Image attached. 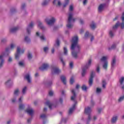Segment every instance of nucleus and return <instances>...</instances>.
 I'll list each match as a JSON object with an SVG mask.
<instances>
[{
    "instance_id": "obj_20",
    "label": "nucleus",
    "mask_w": 124,
    "mask_h": 124,
    "mask_svg": "<svg viewBox=\"0 0 124 124\" xmlns=\"http://www.w3.org/2000/svg\"><path fill=\"white\" fill-rule=\"evenodd\" d=\"M24 41L26 42V43L29 44L31 42V38H30V37L28 36H25L24 38Z\"/></svg>"
},
{
    "instance_id": "obj_49",
    "label": "nucleus",
    "mask_w": 124,
    "mask_h": 124,
    "mask_svg": "<svg viewBox=\"0 0 124 124\" xmlns=\"http://www.w3.org/2000/svg\"><path fill=\"white\" fill-rule=\"evenodd\" d=\"M124 99V95L119 98V99H118V101L119 102H122V101H123Z\"/></svg>"
},
{
    "instance_id": "obj_27",
    "label": "nucleus",
    "mask_w": 124,
    "mask_h": 124,
    "mask_svg": "<svg viewBox=\"0 0 124 124\" xmlns=\"http://www.w3.org/2000/svg\"><path fill=\"white\" fill-rule=\"evenodd\" d=\"M117 120H118V116L113 117L111 119L112 124H115L116 122H117Z\"/></svg>"
},
{
    "instance_id": "obj_11",
    "label": "nucleus",
    "mask_w": 124,
    "mask_h": 124,
    "mask_svg": "<svg viewBox=\"0 0 124 124\" xmlns=\"http://www.w3.org/2000/svg\"><path fill=\"white\" fill-rule=\"evenodd\" d=\"M45 21L46 23L47 24V25H49V26H51L53 24H54V23L56 22V19L55 18L52 17L51 19H49L48 18H46L45 19Z\"/></svg>"
},
{
    "instance_id": "obj_15",
    "label": "nucleus",
    "mask_w": 124,
    "mask_h": 124,
    "mask_svg": "<svg viewBox=\"0 0 124 124\" xmlns=\"http://www.w3.org/2000/svg\"><path fill=\"white\" fill-rule=\"evenodd\" d=\"M25 112H26V113L31 116V117H32V116H33V113H34V110H33V109H32V108H29L25 110Z\"/></svg>"
},
{
    "instance_id": "obj_23",
    "label": "nucleus",
    "mask_w": 124,
    "mask_h": 124,
    "mask_svg": "<svg viewBox=\"0 0 124 124\" xmlns=\"http://www.w3.org/2000/svg\"><path fill=\"white\" fill-rule=\"evenodd\" d=\"M46 105H47V106H48L49 109H50V110H52V108L54 107V105L52 103H50L49 101H47L46 103Z\"/></svg>"
},
{
    "instance_id": "obj_48",
    "label": "nucleus",
    "mask_w": 124,
    "mask_h": 124,
    "mask_svg": "<svg viewBox=\"0 0 124 124\" xmlns=\"http://www.w3.org/2000/svg\"><path fill=\"white\" fill-rule=\"evenodd\" d=\"M27 92V87H25L23 89H22V93L23 94H25Z\"/></svg>"
},
{
    "instance_id": "obj_36",
    "label": "nucleus",
    "mask_w": 124,
    "mask_h": 124,
    "mask_svg": "<svg viewBox=\"0 0 124 124\" xmlns=\"http://www.w3.org/2000/svg\"><path fill=\"white\" fill-rule=\"evenodd\" d=\"M81 89L82 91H84V92H87V90H88V87H87L86 85L83 84L81 87Z\"/></svg>"
},
{
    "instance_id": "obj_7",
    "label": "nucleus",
    "mask_w": 124,
    "mask_h": 124,
    "mask_svg": "<svg viewBox=\"0 0 124 124\" xmlns=\"http://www.w3.org/2000/svg\"><path fill=\"white\" fill-rule=\"evenodd\" d=\"M120 25V22L118 21L115 24V25L113 27L112 30L109 31V35L110 37H113L114 35H115L114 31H115V30H117V29H118V27H119Z\"/></svg>"
},
{
    "instance_id": "obj_34",
    "label": "nucleus",
    "mask_w": 124,
    "mask_h": 124,
    "mask_svg": "<svg viewBox=\"0 0 124 124\" xmlns=\"http://www.w3.org/2000/svg\"><path fill=\"white\" fill-rule=\"evenodd\" d=\"M63 54L65 56H67L68 55V51H67V48L66 47H64L63 48Z\"/></svg>"
},
{
    "instance_id": "obj_4",
    "label": "nucleus",
    "mask_w": 124,
    "mask_h": 124,
    "mask_svg": "<svg viewBox=\"0 0 124 124\" xmlns=\"http://www.w3.org/2000/svg\"><path fill=\"white\" fill-rule=\"evenodd\" d=\"M76 18H73V13H70L69 14L68 21L67 24V28L68 29H72L73 27V23L75 22Z\"/></svg>"
},
{
    "instance_id": "obj_29",
    "label": "nucleus",
    "mask_w": 124,
    "mask_h": 124,
    "mask_svg": "<svg viewBox=\"0 0 124 124\" xmlns=\"http://www.w3.org/2000/svg\"><path fill=\"white\" fill-rule=\"evenodd\" d=\"M60 60L63 65V67H64V66H65V62H64L63 58H62V57H60Z\"/></svg>"
},
{
    "instance_id": "obj_5",
    "label": "nucleus",
    "mask_w": 124,
    "mask_h": 124,
    "mask_svg": "<svg viewBox=\"0 0 124 124\" xmlns=\"http://www.w3.org/2000/svg\"><path fill=\"white\" fill-rule=\"evenodd\" d=\"M91 64H92V60H89L88 62L82 68V71L81 73L82 77H84V76L86 75V73H87V69L91 66Z\"/></svg>"
},
{
    "instance_id": "obj_26",
    "label": "nucleus",
    "mask_w": 124,
    "mask_h": 124,
    "mask_svg": "<svg viewBox=\"0 0 124 124\" xmlns=\"http://www.w3.org/2000/svg\"><path fill=\"white\" fill-rule=\"evenodd\" d=\"M38 27H39V28H40V29H42L43 31H45V30H46V28H45V27L43 26V24L41 22H38Z\"/></svg>"
},
{
    "instance_id": "obj_21",
    "label": "nucleus",
    "mask_w": 124,
    "mask_h": 124,
    "mask_svg": "<svg viewBox=\"0 0 124 124\" xmlns=\"http://www.w3.org/2000/svg\"><path fill=\"white\" fill-rule=\"evenodd\" d=\"M61 79L64 85H66V78L64 76H62L61 77Z\"/></svg>"
},
{
    "instance_id": "obj_60",
    "label": "nucleus",
    "mask_w": 124,
    "mask_h": 124,
    "mask_svg": "<svg viewBox=\"0 0 124 124\" xmlns=\"http://www.w3.org/2000/svg\"><path fill=\"white\" fill-rule=\"evenodd\" d=\"M48 93H49V95H50V96H53V94H54V92L49 91Z\"/></svg>"
},
{
    "instance_id": "obj_19",
    "label": "nucleus",
    "mask_w": 124,
    "mask_h": 124,
    "mask_svg": "<svg viewBox=\"0 0 124 124\" xmlns=\"http://www.w3.org/2000/svg\"><path fill=\"white\" fill-rule=\"evenodd\" d=\"M53 3L56 6H61L62 5V2L60 0H54Z\"/></svg>"
},
{
    "instance_id": "obj_24",
    "label": "nucleus",
    "mask_w": 124,
    "mask_h": 124,
    "mask_svg": "<svg viewBox=\"0 0 124 124\" xmlns=\"http://www.w3.org/2000/svg\"><path fill=\"white\" fill-rule=\"evenodd\" d=\"M121 19L122 20V23L120 24L121 29H124V13L123 14Z\"/></svg>"
},
{
    "instance_id": "obj_8",
    "label": "nucleus",
    "mask_w": 124,
    "mask_h": 124,
    "mask_svg": "<svg viewBox=\"0 0 124 124\" xmlns=\"http://www.w3.org/2000/svg\"><path fill=\"white\" fill-rule=\"evenodd\" d=\"M62 72V70L58 67L56 66H51L52 74H60Z\"/></svg>"
},
{
    "instance_id": "obj_62",
    "label": "nucleus",
    "mask_w": 124,
    "mask_h": 124,
    "mask_svg": "<svg viewBox=\"0 0 124 124\" xmlns=\"http://www.w3.org/2000/svg\"><path fill=\"white\" fill-rule=\"evenodd\" d=\"M15 11H16V10L15 9V8H12L11 9V12L12 13H13V12H15Z\"/></svg>"
},
{
    "instance_id": "obj_31",
    "label": "nucleus",
    "mask_w": 124,
    "mask_h": 124,
    "mask_svg": "<svg viewBox=\"0 0 124 124\" xmlns=\"http://www.w3.org/2000/svg\"><path fill=\"white\" fill-rule=\"evenodd\" d=\"M90 27L92 30H94V29L96 28V25H95V23L93 22H92V24L90 25Z\"/></svg>"
},
{
    "instance_id": "obj_52",
    "label": "nucleus",
    "mask_w": 124,
    "mask_h": 124,
    "mask_svg": "<svg viewBox=\"0 0 124 124\" xmlns=\"http://www.w3.org/2000/svg\"><path fill=\"white\" fill-rule=\"evenodd\" d=\"M32 120V117L31 116V118H30L29 119H28L27 120V123H28V124H30L31 123V120Z\"/></svg>"
},
{
    "instance_id": "obj_61",
    "label": "nucleus",
    "mask_w": 124,
    "mask_h": 124,
    "mask_svg": "<svg viewBox=\"0 0 124 124\" xmlns=\"http://www.w3.org/2000/svg\"><path fill=\"white\" fill-rule=\"evenodd\" d=\"M69 66L71 68H73V62H70L69 63Z\"/></svg>"
},
{
    "instance_id": "obj_1",
    "label": "nucleus",
    "mask_w": 124,
    "mask_h": 124,
    "mask_svg": "<svg viewBox=\"0 0 124 124\" xmlns=\"http://www.w3.org/2000/svg\"><path fill=\"white\" fill-rule=\"evenodd\" d=\"M78 36L75 35L72 39V45L71 46V50H74L75 51H72V56L74 59L78 58V54L81 52V45L78 44Z\"/></svg>"
},
{
    "instance_id": "obj_2",
    "label": "nucleus",
    "mask_w": 124,
    "mask_h": 124,
    "mask_svg": "<svg viewBox=\"0 0 124 124\" xmlns=\"http://www.w3.org/2000/svg\"><path fill=\"white\" fill-rule=\"evenodd\" d=\"M15 44H11L10 45V47H7L5 49V51L3 52L0 55V68H1L3 67V64H4V58L5 57H8L9 54H10V51L13 50L15 48Z\"/></svg>"
},
{
    "instance_id": "obj_55",
    "label": "nucleus",
    "mask_w": 124,
    "mask_h": 124,
    "mask_svg": "<svg viewBox=\"0 0 124 124\" xmlns=\"http://www.w3.org/2000/svg\"><path fill=\"white\" fill-rule=\"evenodd\" d=\"M73 83H74V79L73 78H71L70 80V84L72 85Z\"/></svg>"
},
{
    "instance_id": "obj_63",
    "label": "nucleus",
    "mask_w": 124,
    "mask_h": 124,
    "mask_svg": "<svg viewBox=\"0 0 124 124\" xmlns=\"http://www.w3.org/2000/svg\"><path fill=\"white\" fill-rule=\"evenodd\" d=\"M88 1V0H84L83 2V4L84 5H85V4H87V2Z\"/></svg>"
},
{
    "instance_id": "obj_58",
    "label": "nucleus",
    "mask_w": 124,
    "mask_h": 124,
    "mask_svg": "<svg viewBox=\"0 0 124 124\" xmlns=\"http://www.w3.org/2000/svg\"><path fill=\"white\" fill-rule=\"evenodd\" d=\"M22 101H23V96H21L18 99V102H19V103H22Z\"/></svg>"
},
{
    "instance_id": "obj_9",
    "label": "nucleus",
    "mask_w": 124,
    "mask_h": 124,
    "mask_svg": "<svg viewBox=\"0 0 124 124\" xmlns=\"http://www.w3.org/2000/svg\"><path fill=\"white\" fill-rule=\"evenodd\" d=\"M91 112H92V109H91V108L88 107L87 108H85V113L88 115V118L87 120V123L88 124V122H90L91 121V115L90 114H91Z\"/></svg>"
},
{
    "instance_id": "obj_50",
    "label": "nucleus",
    "mask_w": 124,
    "mask_h": 124,
    "mask_svg": "<svg viewBox=\"0 0 124 124\" xmlns=\"http://www.w3.org/2000/svg\"><path fill=\"white\" fill-rule=\"evenodd\" d=\"M53 84V82H52V81H49L48 82H47V83H45V84L46 85V86H51V85Z\"/></svg>"
},
{
    "instance_id": "obj_64",
    "label": "nucleus",
    "mask_w": 124,
    "mask_h": 124,
    "mask_svg": "<svg viewBox=\"0 0 124 124\" xmlns=\"http://www.w3.org/2000/svg\"><path fill=\"white\" fill-rule=\"evenodd\" d=\"M101 111H102V108H98V112L99 114L101 112Z\"/></svg>"
},
{
    "instance_id": "obj_16",
    "label": "nucleus",
    "mask_w": 124,
    "mask_h": 124,
    "mask_svg": "<svg viewBox=\"0 0 124 124\" xmlns=\"http://www.w3.org/2000/svg\"><path fill=\"white\" fill-rule=\"evenodd\" d=\"M117 62V60L116 59V57H113L112 59L111 62V69H113L115 68V66H116V63Z\"/></svg>"
},
{
    "instance_id": "obj_42",
    "label": "nucleus",
    "mask_w": 124,
    "mask_h": 124,
    "mask_svg": "<svg viewBox=\"0 0 124 124\" xmlns=\"http://www.w3.org/2000/svg\"><path fill=\"white\" fill-rule=\"evenodd\" d=\"M19 109V110H24L25 109V105L24 104H20Z\"/></svg>"
},
{
    "instance_id": "obj_44",
    "label": "nucleus",
    "mask_w": 124,
    "mask_h": 124,
    "mask_svg": "<svg viewBox=\"0 0 124 124\" xmlns=\"http://www.w3.org/2000/svg\"><path fill=\"white\" fill-rule=\"evenodd\" d=\"M6 42H7V40L5 38L1 40V44H4V43H6Z\"/></svg>"
},
{
    "instance_id": "obj_56",
    "label": "nucleus",
    "mask_w": 124,
    "mask_h": 124,
    "mask_svg": "<svg viewBox=\"0 0 124 124\" xmlns=\"http://www.w3.org/2000/svg\"><path fill=\"white\" fill-rule=\"evenodd\" d=\"M25 7H26V4H25V3H23L21 5V9L22 10H24L25 9Z\"/></svg>"
},
{
    "instance_id": "obj_46",
    "label": "nucleus",
    "mask_w": 124,
    "mask_h": 124,
    "mask_svg": "<svg viewBox=\"0 0 124 124\" xmlns=\"http://www.w3.org/2000/svg\"><path fill=\"white\" fill-rule=\"evenodd\" d=\"M96 72H97V73H99V72H100V67L99 66V64H98L96 68Z\"/></svg>"
},
{
    "instance_id": "obj_28",
    "label": "nucleus",
    "mask_w": 124,
    "mask_h": 124,
    "mask_svg": "<svg viewBox=\"0 0 124 124\" xmlns=\"http://www.w3.org/2000/svg\"><path fill=\"white\" fill-rule=\"evenodd\" d=\"M40 118L41 119H42V120H46V119L47 118V115H46V114L44 113H42L40 115Z\"/></svg>"
},
{
    "instance_id": "obj_32",
    "label": "nucleus",
    "mask_w": 124,
    "mask_h": 124,
    "mask_svg": "<svg viewBox=\"0 0 124 124\" xmlns=\"http://www.w3.org/2000/svg\"><path fill=\"white\" fill-rule=\"evenodd\" d=\"M108 66V62H104V64L103 65V67L104 69H107V67Z\"/></svg>"
},
{
    "instance_id": "obj_53",
    "label": "nucleus",
    "mask_w": 124,
    "mask_h": 124,
    "mask_svg": "<svg viewBox=\"0 0 124 124\" xmlns=\"http://www.w3.org/2000/svg\"><path fill=\"white\" fill-rule=\"evenodd\" d=\"M16 96H14V97L12 99V102L13 103H14L16 102Z\"/></svg>"
},
{
    "instance_id": "obj_6",
    "label": "nucleus",
    "mask_w": 124,
    "mask_h": 124,
    "mask_svg": "<svg viewBox=\"0 0 124 124\" xmlns=\"http://www.w3.org/2000/svg\"><path fill=\"white\" fill-rule=\"evenodd\" d=\"M24 53H25V49H21V47L17 46L16 52L15 54L16 59L19 60V58H20V55H21V54H24Z\"/></svg>"
},
{
    "instance_id": "obj_17",
    "label": "nucleus",
    "mask_w": 124,
    "mask_h": 124,
    "mask_svg": "<svg viewBox=\"0 0 124 124\" xmlns=\"http://www.w3.org/2000/svg\"><path fill=\"white\" fill-rule=\"evenodd\" d=\"M36 36H39L41 41L43 42V41H45V40H46V38L44 36V35H41L40 36V34L39 33V32H36Z\"/></svg>"
},
{
    "instance_id": "obj_57",
    "label": "nucleus",
    "mask_w": 124,
    "mask_h": 124,
    "mask_svg": "<svg viewBox=\"0 0 124 124\" xmlns=\"http://www.w3.org/2000/svg\"><path fill=\"white\" fill-rule=\"evenodd\" d=\"M69 11H73V5H71L69 8Z\"/></svg>"
},
{
    "instance_id": "obj_33",
    "label": "nucleus",
    "mask_w": 124,
    "mask_h": 124,
    "mask_svg": "<svg viewBox=\"0 0 124 124\" xmlns=\"http://www.w3.org/2000/svg\"><path fill=\"white\" fill-rule=\"evenodd\" d=\"M106 60H107V57L106 56H103L100 59L101 62H108Z\"/></svg>"
},
{
    "instance_id": "obj_30",
    "label": "nucleus",
    "mask_w": 124,
    "mask_h": 124,
    "mask_svg": "<svg viewBox=\"0 0 124 124\" xmlns=\"http://www.w3.org/2000/svg\"><path fill=\"white\" fill-rule=\"evenodd\" d=\"M18 65L21 67H24L25 66V62L24 61H20L18 62Z\"/></svg>"
},
{
    "instance_id": "obj_38",
    "label": "nucleus",
    "mask_w": 124,
    "mask_h": 124,
    "mask_svg": "<svg viewBox=\"0 0 124 124\" xmlns=\"http://www.w3.org/2000/svg\"><path fill=\"white\" fill-rule=\"evenodd\" d=\"M60 46V40L57 39L56 41L55 44H54V47H59Z\"/></svg>"
},
{
    "instance_id": "obj_35",
    "label": "nucleus",
    "mask_w": 124,
    "mask_h": 124,
    "mask_svg": "<svg viewBox=\"0 0 124 124\" xmlns=\"http://www.w3.org/2000/svg\"><path fill=\"white\" fill-rule=\"evenodd\" d=\"M18 95H19V90L16 89L15 91L14 96H18Z\"/></svg>"
},
{
    "instance_id": "obj_10",
    "label": "nucleus",
    "mask_w": 124,
    "mask_h": 124,
    "mask_svg": "<svg viewBox=\"0 0 124 124\" xmlns=\"http://www.w3.org/2000/svg\"><path fill=\"white\" fill-rule=\"evenodd\" d=\"M95 73L94 72L92 71L90 75V78H89V85L90 87H92L93 86V77H94Z\"/></svg>"
},
{
    "instance_id": "obj_47",
    "label": "nucleus",
    "mask_w": 124,
    "mask_h": 124,
    "mask_svg": "<svg viewBox=\"0 0 124 124\" xmlns=\"http://www.w3.org/2000/svg\"><path fill=\"white\" fill-rule=\"evenodd\" d=\"M117 46L116 44H113L112 45L111 48H108V50H111V49H116V47Z\"/></svg>"
},
{
    "instance_id": "obj_22",
    "label": "nucleus",
    "mask_w": 124,
    "mask_h": 124,
    "mask_svg": "<svg viewBox=\"0 0 124 124\" xmlns=\"http://www.w3.org/2000/svg\"><path fill=\"white\" fill-rule=\"evenodd\" d=\"M18 30H19V28L18 27H13L10 29V31L11 32H16V31H18Z\"/></svg>"
},
{
    "instance_id": "obj_14",
    "label": "nucleus",
    "mask_w": 124,
    "mask_h": 124,
    "mask_svg": "<svg viewBox=\"0 0 124 124\" xmlns=\"http://www.w3.org/2000/svg\"><path fill=\"white\" fill-rule=\"evenodd\" d=\"M24 79L27 80L28 83L29 84L31 83V75L30 74H27L25 76H24Z\"/></svg>"
},
{
    "instance_id": "obj_25",
    "label": "nucleus",
    "mask_w": 124,
    "mask_h": 124,
    "mask_svg": "<svg viewBox=\"0 0 124 124\" xmlns=\"http://www.w3.org/2000/svg\"><path fill=\"white\" fill-rule=\"evenodd\" d=\"M49 2H50V0H44L42 3V5L43 6H46V5H48Z\"/></svg>"
},
{
    "instance_id": "obj_40",
    "label": "nucleus",
    "mask_w": 124,
    "mask_h": 124,
    "mask_svg": "<svg viewBox=\"0 0 124 124\" xmlns=\"http://www.w3.org/2000/svg\"><path fill=\"white\" fill-rule=\"evenodd\" d=\"M7 62L9 63H11L13 62V58L11 56H9Z\"/></svg>"
},
{
    "instance_id": "obj_13",
    "label": "nucleus",
    "mask_w": 124,
    "mask_h": 124,
    "mask_svg": "<svg viewBox=\"0 0 124 124\" xmlns=\"http://www.w3.org/2000/svg\"><path fill=\"white\" fill-rule=\"evenodd\" d=\"M49 68V64L48 63H44L43 64L42 66L39 67L40 70H41V71H43L44 70H46V69H48Z\"/></svg>"
},
{
    "instance_id": "obj_43",
    "label": "nucleus",
    "mask_w": 124,
    "mask_h": 124,
    "mask_svg": "<svg viewBox=\"0 0 124 124\" xmlns=\"http://www.w3.org/2000/svg\"><path fill=\"white\" fill-rule=\"evenodd\" d=\"M28 60H29V61H31V59H32V55L31 54V53H28Z\"/></svg>"
},
{
    "instance_id": "obj_45",
    "label": "nucleus",
    "mask_w": 124,
    "mask_h": 124,
    "mask_svg": "<svg viewBox=\"0 0 124 124\" xmlns=\"http://www.w3.org/2000/svg\"><path fill=\"white\" fill-rule=\"evenodd\" d=\"M102 90L101 88H97L96 90V93H101Z\"/></svg>"
},
{
    "instance_id": "obj_37",
    "label": "nucleus",
    "mask_w": 124,
    "mask_h": 124,
    "mask_svg": "<svg viewBox=\"0 0 124 124\" xmlns=\"http://www.w3.org/2000/svg\"><path fill=\"white\" fill-rule=\"evenodd\" d=\"M69 3V0H65L64 3L63 5V7H66Z\"/></svg>"
},
{
    "instance_id": "obj_12",
    "label": "nucleus",
    "mask_w": 124,
    "mask_h": 124,
    "mask_svg": "<svg viewBox=\"0 0 124 124\" xmlns=\"http://www.w3.org/2000/svg\"><path fill=\"white\" fill-rule=\"evenodd\" d=\"M34 25V23L33 22H31V23L28 25L27 29V31L28 33V34H31V30L33 28V26Z\"/></svg>"
},
{
    "instance_id": "obj_39",
    "label": "nucleus",
    "mask_w": 124,
    "mask_h": 124,
    "mask_svg": "<svg viewBox=\"0 0 124 124\" xmlns=\"http://www.w3.org/2000/svg\"><path fill=\"white\" fill-rule=\"evenodd\" d=\"M124 77H122L120 79H119V83L120 85H123V84H124Z\"/></svg>"
},
{
    "instance_id": "obj_54",
    "label": "nucleus",
    "mask_w": 124,
    "mask_h": 124,
    "mask_svg": "<svg viewBox=\"0 0 124 124\" xmlns=\"http://www.w3.org/2000/svg\"><path fill=\"white\" fill-rule=\"evenodd\" d=\"M48 50H49V48L48 47H44V51L45 53H47V52H48Z\"/></svg>"
},
{
    "instance_id": "obj_41",
    "label": "nucleus",
    "mask_w": 124,
    "mask_h": 124,
    "mask_svg": "<svg viewBox=\"0 0 124 124\" xmlns=\"http://www.w3.org/2000/svg\"><path fill=\"white\" fill-rule=\"evenodd\" d=\"M106 81L105 80H103L102 81V87L103 89H105L106 88Z\"/></svg>"
},
{
    "instance_id": "obj_59",
    "label": "nucleus",
    "mask_w": 124,
    "mask_h": 124,
    "mask_svg": "<svg viewBox=\"0 0 124 124\" xmlns=\"http://www.w3.org/2000/svg\"><path fill=\"white\" fill-rule=\"evenodd\" d=\"M89 36H90V35H89V31H87L85 33V38H87L89 37Z\"/></svg>"
},
{
    "instance_id": "obj_18",
    "label": "nucleus",
    "mask_w": 124,
    "mask_h": 124,
    "mask_svg": "<svg viewBox=\"0 0 124 124\" xmlns=\"http://www.w3.org/2000/svg\"><path fill=\"white\" fill-rule=\"evenodd\" d=\"M106 5V3L101 4L98 8V12H101L103 9H104V7H105Z\"/></svg>"
},
{
    "instance_id": "obj_3",
    "label": "nucleus",
    "mask_w": 124,
    "mask_h": 124,
    "mask_svg": "<svg viewBox=\"0 0 124 124\" xmlns=\"http://www.w3.org/2000/svg\"><path fill=\"white\" fill-rule=\"evenodd\" d=\"M75 89H72L71 90V92L73 95L71 97V100L74 101L75 104L73 105L72 107L70 108L69 110L68 114L69 115H71L73 113V111L75 110V107H76V104H77V100L76 99V93H75Z\"/></svg>"
},
{
    "instance_id": "obj_51",
    "label": "nucleus",
    "mask_w": 124,
    "mask_h": 124,
    "mask_svg": "<svg viewBox=\"0 0 124 124\" xmlns=\"http://www.w3.org/2000/svg\"><path fill=\"white\" fill-rule=\"evenodd\" d=\"M10 82H11V79L9 78L5 82V85H9V84H10Z\"/></svg>"
}]
</instances>
